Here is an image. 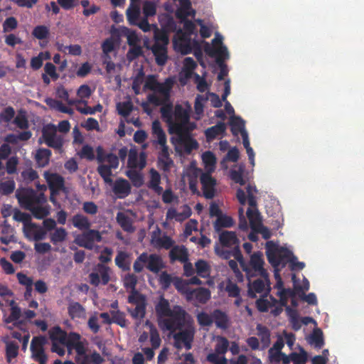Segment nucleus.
I'll return each mask as SVG.
<instances>
[{
	"instance_id": "nucleus-1",
	"label": "nucleus",
	"mask_w": 364,
	"mask_h": 364,
	"mask_svg": "<svg viewBox=\"0 0 364 364\" xmlns=\"http://www.w3.org/2000/svg\"><path fill=\"white\" fill-rule=\"evenodd\" d=\"M16 196L19 205L29 210L33 216L38 220L43 219L50 214V206L46 204L47 198L44 193H38L31 188L17 191Z\"/></svg>"
},
{
	"instance_id": "nucleus-2",
	"label": "nucleus",
	"mask_w": 364,
	"mask_h": 364,
	"mask_svg": "<svg viewBox=\"0 0 364 364\" xmlns=\"http://www.w3.org/2000/svg\"><path fill=\"white\" fill-rule=\"evenodd\" d=\"M171 87L172 83L168 80H166L165 82L161 83L157 81L156 77L153 75L147 77L144 87V90H150L161 95V97L155 94L148 95L149 102L155 106H160L161 104L169 100Z\"/></svg>"
},
{
	"instance_id": "nucleus-3",
	"label": "nucleus",
	"mask_w": 364,
	"mask_h": 364,
	"mask_svg": "<svg viewBox=\"0 0 364 364\" xmlns=\"http://www.w3.org/2000/svg\"><path fill=\"white\" fill-rule=\"evenodd\" d=\"M152 134L154 138L152 140V144L156 149L158 146L161 148L158 156L159 163L163 164L164 170H168L171 164H173V161L169 157L170 154L166 144V135L161 127V123L157 120L152 123Z\"/></svg>"
},
{
	"instance_id": "nucleus-4",
	"label": "nucleus",
	"mask_w": 364,
	"mask_h": 364,
	"mask_svg": "<svg viewBox=\"0 0 364 364\" xmlns=\"http://www.w3.org/2000/svg\"><path fill=\"white\" fill-rule=\"evenodd\" d=\"M235 258L240 263L242 270L245 272L248 278L259 276L262 278H267L269 274L264 268V261L260 252H254L249 262L246 264L243 260L242 255L240 250H237L235 255Z\"/></svg>"
},
{
	"instance_id": "nucleus-5",
	"label": "nucleus",
	"mask_w": 364,
	"mask_h": 364,
	"mask_svg": "<svg viewBox=\"0 0 364 364\" xmlns=\"http://www.w3.org/2000/svg\"><path fill=\"white\" fill-rule=\"evenodd\" d=\"M96 159L99 164L97 168L99 175L106 183H112V170L117 168L119 166L118 156L112 153L106 154L101 146H98L97 148Z\"/></svg>"
},
{
	"instance_id": "nucleus-6",
	"label": "nucleus",
	"mask_w": 364,
	"mask_h": 364,
	"mask_svg": "<svg viewBox=\"0 0 364 364\" xmlns=\"http://www.w3.org/2000/svg\"><path fill=\"white\" fill-rule=\"evenodd\" d=\"M265 249L268 262L275 269L279 267H284L294 256L291 250L279 246L273 241L267 242Z\"/></svg>"
},
{
	"instance_id": "nucleus-7",
	"label": "nucleus",
	"mask_w": 364,
	"mask_h": 364,
	"mask_svg": "<svg viewBox=\"0 0 364 364\" xmlns=\"http://www.w3.org/2000/svg\"><path fill=\"white\" fill-rule=\"evenodd\" d=\"M193 320L188 314L181 306L176 305L172 309L171 314L164 318L160 325L164 328L173 332L177 330H181L186 323L190 324Z\"/></svg>"
},
{
	"instance_id": "nucleus-8",
	"label": "nucleus",
	"mask_w": 364,
	"mask_h": 364,
	"mask_svg": "<svg viewBox=\"0 0 364 364\" xmlns=\"http://www.w3.org/2000/svg\"><path fill=\"white\" fill-rule=\"evenodd\" d=\"M162 257L156 253L149 255L147 252H142L139 255L133 264V269L135 273H141L144 268L149 271L157 274L164 268Z\"/></svg>"
},
{
	"instance_id": "nucleus-9",
	"label": "nucleus",
	"mask_w": 364,
	"mask_h": 364,
	"mask_svg": "<svg viewBox=\"0 0 364 364\" xmlns=\"http://www.w3.org/2000/svg\"><path fill=\"white\" fill-rule=\"evenodd\" d=\"M179 331L173 335L174 347L179 350L183 345L186 350L191 349L196 333L194 326L192 324H188L184 329Z\"/></svg>"
},
{
	"instance_id": "nucleus-10",
	"label": "nucleus",
	"mask_w": 364,
	"mask_h": 364,
	"mask_svg": "<svg viewBox=\"0 0 364 364\" xmlns=\"http://www.w3.org/2000/svg\"><path fill=\"white\" fill-rule=\"evenodd\" d=\"M175 122H171L169 127L171 134L180 133L183 129H188L187 124L189 122L190 116L187 109L181 105H176L174 109Z\"/></svg>"
},
{
	"instance_id": "nucleus-11",
	"label": "nucleus",
	"mask_w": 364,
	"mask_h": 364,
	"mask_svg": "<svg viewBox=\"0 0 364 364\" xmlns=\"http://www.w3.org/2000/svg\"><path fill=\"white\" fill-rule=\"evenodd\" d=\"M42 136L46 144L56 150H61L63 146V138L57 135V129L53 125H48L43 129Z\"/></svg>"
},
{
	"instance_id": "nucleus-12",
	"label": "nucleus",
	"mask_w": 364,
	"mask_h": 364,
	"mask_svg": "<svg viewBox=\"0 0 364 364\" xmlns=\"http://www.w3.org/2000/svg\"><path fill=\"white\" fill-rule=\"evenodd\" d=\"M102 240V235L98 230L89 228L76 237L75 242L80 247L91 250L94 247L95 242H100Z\"/></svg>"
},
{
	"instance_id": "nucleus-13",
	"label": "nucleus",
	"mask_w": 364,
	"mask_h": 364,
	"mask_svg": "<svg viewBox=\"0 0 364 364\" xmlns=\"http://www.w3.org/2000/svg\"><path fill=\"white\" fill-rule=\"evenodd\" d=\"M46 343V338L43 336H35L31 343V351L32 358L39 364H46L48 357L44 352L43 346Z\"/></svg>"
},
{
	"instance_id": "nucleus-14",
	"label": "nucleus",
	"mask_w": 364,
	"mask_h": 364,
	"mask_svg": "<svg viewBox=\"0 0 364 364\" xmlns=\"http://www.w3.org/2000/svg\"><path fill=\"white\" fill-rule=\"evenodd\" d=\"M266 291L269 293L270 291V281L269 274H267V278L260 277L254 280L252 282L248 283L247 295L251 299L257 297V294H261Z\"/></svg>"
},
{
	"instance_id": "nucleus-15",
	"label": "nucleus",
	"mask_w": 364,
	"mask_h": 364,
	"mask_svg": "<svg viewBox=\"0 0 364 364\" xmlns=\"http://www.w3.org/2000/svg\"><path fill=\"white\" fill-rule=\"evenodd\" d=\"M97 272H92L89 274L90 282L92 285L97 287L100 282L106 285L110 280L109 268L102 264H98Z\"/></svg>"
},
{
	"instance_id": "nucleus-16",
	"label": "nucleus",
	"mask_w": 364,
	"mask_h": 364,
	"mask_svg": "<svg viewBox=\"0 0 364 364\" xmlns=\"http://www.w3.org/2000/svg\"><path fill=\"white\" fill-rule=\"evenodd\" d=\"M203 196L207 199H212L215 195L216 180L211 176L210 172L203 173L200 176Z\"/></svg>"
},
{
	"instance_id": "nucleus-17",
	"label": "nucleus",
	"mask_w": 364,
	"mask_h": 364,
	"mask_svg": "<svg viewBox=\"0 0 364 364\" xmlns=\"http://www.w3.org/2000/svg\"><path fill=\"white\" fill-rule=\"evenodd\" d=\"M178 136V143L183 146L185 151L190 154L193 150L198 148V141L190 134V129H183L180 133H175Z\"/></svg>"
},
{
	"instance_id": "nucleus-18",
	"label": "nucleus",
	"mask_w": 364,
	"mask_h": 364,
	"mask_svg": "<svg viewBox=\"0 0 364 364\" xmlns=\"http://www.w3.org/2000/svg\"><path fill=\"white\" fill-rule=\"evenodd\" d=\"M45 178L48 184L52 195L57 194L58 191L63 190L65 181L63 176L58 173H44Z\"/></svg>"
},
{
	"instance_id": "nucleus-19",
	"label": "nucleus",
	"mask_w": 364,
	"mask_h": 364,
	"mask_svg": "<svg viewBox=\"0 0 364 364\" xmlns=\"http://www.w3.org/2000/svg\"><path fill=\"white\" fill-rule=\"evenodd\" d=\"M219 241L222 246L230 247H234V255L239 248L240 241L233 231L223 230L219 233Z\"/></svg>"
},
{
	"instance_id": "nucleus-20",
	"label": "nucleus",
	"mask_w": 364,
	"mask_h": 364,
	"mask_svg": "<svg viewBox=\"0 0 364 364\" xmlns=\"http://www.w3.org/2000/svg\"><path fill=\"white\" fill-rule=\"evenodd\" d=\"M129 182L123 178H119L113 183L112 191L118 198H125L131 193Z\"/></svg>"
},
{
	"instance_id": "nucleus-21",
	"label": "nucleus",
	"mask_w": 364,
	"mask_h": 364,
	"mask_svg": "<svg viewBox=\"0 0 364 364\" xmlns=\"http://www.w3.org/2000/svg\"><path fill=\"white\" fill-rule=\"evenodd\" d=\"M156 63L158 65H164L168 60L167 48L165 44L155 42L151 48Z\"/></svg>"
},
{
	"instance_id": "nucleus-22",
	"label": "nucleus",
	"mask_w": 364,
	"mask_h": 364,
	"mask_svg": "<svg viewBox=\"0 0 364 364\" xmlns=\"http://www.w3.org/2000/svg\"><path fill=\"white\" fill-rule=\"evenodd\" d=\"M213 323H215L218 328L227 330L230 326V319L225 311L215 309L213 311Z\"/></svg>"
},
{
	"instance_id": "nucleus-23",
	"label": "nucleus",
	"mask_w": 364,
	"mask_h": 364,
	"mask_svg": "<svg viewBox=\"0 0 364 364\" xmlns=\"http://www.w3.org/2000/svg\"><path fill=\"white\" fill-rule=\"evenodd\" d=\"M205 52L210 55V56H215L216 57V62L218 63L220 66L224 65V60L225 59L229 58V53L228 50V48L225 46H220L218 48H205Z\"/></svg>"
},
{
	"instance_id": "nucleus-24",
	"label": "nucleus",
	"mask_w": 364,
	"mask_h": 364,
	"mask_svg": "<svg viewBox=\"0 0 364 364\" xmlns=\"http://www.w3.org/2000/svg\"><path fill=\"white\" fill-rule=\"evenodd\" d=\"M1 236L0 241L2 244L9 245L11 242H16L17 240L15 236V229L12 228L6 220L4 222L1 228Z\"/></svg>"
},
{
	"instance_id": "nucleus-25",
	"label": "nucleus",
	"mask_w": 364,
	"mask_h": 364,
	"mask_svg": "<svg viewBox=\"0 0 364 364\" xmlns=\"http://www.w3.org/2000/svg\"><path fill=\"white\" fill-rule=\"evenodd\" d=\"M169 257L171 263L175 261L186 262L188 260L187 249L184 246H174L169 252Z\"/></svg>"
},
{
	"instance_id": "nucleus-26",
	"label": "nucleus",
	"mask_w": 364,
	"mask_h": 364,
	"mask_svg": "<svg viewBox=\"0 0 364 364\" xmlns=\"http://www.w3.org/2000/svg\"><path fill=\"white\" fill-rule=\"evenodd\" d=\"M84 356L76 358V363L77 364H102L105 362L104 358L96 350L85 353L86 358Z\"/></svg>"
},
{
	"instance_id": "nucleus-27",
	"label": "nucleus",
	"mask_w": 364,
	"mask_h": 364,
	"mask_svg": "<svg viewBox=\"0 0 364 364\" xmlns=\"http://www.w3.org/2000/svg\"><path fill=\"white\" fill-rule=\"evenodd\" d=\"M226 130V124L223 122H219L215 125L208 128L205 131L207 141H211L218 136L223 134Z\"/></svg>"
},
{
	"instance_id": "nucleus-28",
	"label": "nucleus",
	"mask_w": 364,
	"mask_h": 364,
	"mask_svg": "<svg viewBox=\"0 0 364 364\" xmlns=\"http://www.w3.org/2000/svg\"><path fill=\"white\" fill-rule=\"evenodd\" d=\"M51 151L48 149L40 148L36 151L35 160L38 167L43 168L46 166L50 161Z\"/></svg>"
},
{
	"instance_id": "nucleus-29",
	"label": "nucleus",
	"mask_w": 364,
	"mask_h": 364,
	"mask_svg": "<svg viewBox=\"0 0 364 364\" xmlns=\"http://www.w3.org/2000/svg\"><path fill=\"white\" fill-rule=\"evenodd\" d=\"M234 220L232 217L223 214L216 218L213 223V228L216 232L220 233L223 228H231L234 225Z\"/></svg>"
},
{
	"instance_id": "nucleus-30",
	"label": "nucleus",
	"mask_w": 364,
	"mask_h": 364,
	"mask_svg": "<svg viewBox=\"0 0 364 364\" xmlns=\"http://www.w3.org/2000/svg\"><path fill=\"white\" fill-rule=\"evenodd\" d=\"M49 336L52 343L57 342L63 346H65L68 338L67 333L58 326H54L50 329Z\"/></svg>"
},
{
	"instance_id": "nucleus-31",
	"label": "nucleus",
	"mask_w": 364,
	"mask_h": 364,
	"mask_svg": "<svg viewBox=\"0 0 364 364\" xmlns=\"http://www.w3.org/2000/svg\"><path fill=\"white\" fill-rule=\"evenodd\" d=\"M161 175L154 168L150 170V181L148 187L153 190L156 194L161 195L163 192V188L160 186Z\"/></svg>"
},
{
	"instance_id": "nucleus-32",
	"label": "nucleus",
	"mask_w": 364,
	"mask_h": 364,
	"mask_svg": "<svg viewBox=\"0 0 364 364\" xmlns=\"http://www.w3.org/2000/svg\"><path fill=\"white\" fill-rule=\"evenodd\" d=\"M247 216L252 231L257 230L262 224L260 213L257 208H249L247 210Z\"/></svg>"
},
{
	"instance_id": "nucleus-33",
	"label": "nucleus",
	"mask_w": 364,
	"mask_h": 364,
	"mask_svg": "<svg viewBox=\"0 0 364 364\" xmlns=\"http://www.w3.org/2000/svg\"><path fill=\"white\" fill-rule=\"evenodd\" d=\"M115 264L122 271H129L131 262L129 260V255L124 251L118 252L115 259Z\"/></svg>"
},
{
	"instance_id": "nucleus-34",
	"label": "nucleus",
	"mask_w": 364,
	"mask_h": 364,
	"mask_svg": "<svg viewBox=\"0 0 364 364\" xmlns=\"http://www.w3.org/2000/svg\"><path fill=\"white\" fill-rule=\"evenodd\" d=\"M191 300L195 299L200 304H205L210 298V291L208 289L199 287L191 290Z\"/></svg>"
},
{
	"instance_id": "nucleus-35",
	"label": "nucleus",
	"mask_w": 364,
	"mask_h": 364,
	"mask_svg": "<svg viewBox=\"0 0 364 364\" xmlns=\"http://www.w3.org/2000/svg\"><path fill=\"white\" fill-rule=\"evenodd\" d=\"M73 225L80 230H88L91 227V223L88 218L82 214H75L72 218Z\"/></svg>"
},
{
	"instance_id": "nucleus-36",
	"label": "nucleus",
	"mask_w": 364,
	"mask_h": 364,
	"mask_svg": "<svg viewBox=\"0 0 364 364\" xmlns=\"http://www.w3.org/2000/svg\"><path fill=\"white\" fill-rule=\"evenodd\" d=\"M117 222L123 229V230L127 232H133L135 230L134 227L132 225V221L129 216L125 215L124 213L119 212L117 214Z\"/></svg>"
},
{
	"instance_id": "nucleus-37",
	"label": "nucleus",
	"mask_w": 364,
	"mask_h": 364,
	"mask_svg": "<svg viewBox=\"0 0 364 364\" xmlns=\"http://www.w3.org/2000/svg\"><path fill=\"white\" fill-rule=\"evenodd\" d=\"M127 18L130 25H136L140 16L139 4H130L126 11Z\"/></svg>"
},
{
	"instance_id": "nucleus-38",
	"label": "nucleus",
	"mask_w": 364,
	"mask_h": 364,
	"mask_svg": "<svg viewBox=\"0 0 364 364\" xmlns=\"http://www.w3.org/2000/svg\"><path fill=\"white\" fill-rule=\"evenodd\" d=\"M155 309L159 317L166 318L172 311L168 301L163 296L161 297L159 303L156 305Z\"/></svg>"
},
{
	"instance_id": "nucleus-39",
	"label": "nucleus",
	"mask_w": 364,
	"mask_h": 364,
	"mask_svg": "<svg viewBox=\"0 0 364 364\" xmlns=\"http://www.w3.org/2000/svg\"><path fill=\"white\" fill-rule=\"evenodd\" d=\"M173 285L178 292L186 295V298L188 301H191V291L192 289L188 287V282L176 277L173 282Z\"/></svg>"
},
{
	"instance_id": "nucleus-40",
	"label": "nucleus",
	"mask_w": 364,
	"mask_h": 364,
	"mask_svg": "<svg viewBox=\"0 0 364 364\" xmlns=\"http://www.w3.org/2000/svg\"><path fill=\"white\" fill-rule=\"evenodd\" d=\"M6 344V358L8 363H10L12 359L17 357L18 353L19 346L15 341H8L4 340Z\"/></svg>"
},
{
	"instance_id": "nucleus-41",
	"label": "nucleus",
	"mask_w": 364,
	"mask_h": 364,
	"mask_svg": "<svg viewBox=\"0 0 364 364\" xmlns=\"http://www.w3.org/2000/svg\"><path fill=\"white\" fill-rule=\"evenodd\" d=\"M230 125L231 132L234 136H237L239 132L242 134V132H246L245 129V122L240 117H231Z\"/></svg>"
},
{
	"instance_id": "nucleus-42",
	"label": "nucleus",
	"mask_w": 364,
	"mask_h": 364,
	"mask_svg": "<svg viewBox=\"0 0 364 364\" xmlns=\"http://www.w3.org/2000/svg\"><path fill=\"white\" fill-rule=\"evenodd\" d=\"M68 314L72 318H82L85 314V308L78 302H72L68 307Z\"/></svg>"
},
{
	"instance_id": "nucleus-43",
	"label": "nucleus",
	"mask_w": 364,
	"mask_h": 364,
	"mask_svg": "<svg viewBox=\"0 0 364 364\" xmlns=\"http://www.w3.org/2000/svg\"><path fill=\"white\" fill-rule=\"evenodd\" d=\"M229 341L227 338L218 336L216 338V343L214 348V353L225 355L229 348Z\"/></svg>"
},
{
	"instance_id": "nucleus-44",
	"label": "nucleus",
	"mask_w": 364,
	"mask_h": 364,
	"mask_svg": "<svg viewBox=\"0 0 364 364\" xmlns=\"http://www.w3.org/2000/svg\"><path fill=\"white\" fill-rule=\"evenodd\" d=\"M202 159L205 167L208 171L206 172H212L214 171L216 164V157L214 154L210 151H207L203 154Z\"/></svg>"
},
{
	"instance_id": "nucleus-45",
	"label": "nucleus",
	"mask_w": 364,
	"mask_h": 364,
	"mask_svg": "<svg viewBox=\"0 0 364 364\" xmlns=\"http://www.w3.org/2000/svg\"><path fill=\"white\" fill-rule=\"evenodd\" d=\"M46 102L49 107L54 108L62 113H66L69 114H73V109L64 105L60 101L48 98L46 100Z\"/></svg>"
},
{
	"instance_id": "nucleus-46",
	"label": "nucleus",
	"mask_w": 364,
	"mask_h": 364,
	"mask_svg": "<svg viewBox=\"0 0 364 364\" xmlns=\"http://www.w3.org/2000/svg\"><path fill=\"white\" fill-rule=\"evenodd\" d=\"M256 329L261 342L264 346H267L270 343V331L269 328L267 326L259 323L257 325Z\"/></svg>"
},
{
	"instance_id": "nucleus-47",
	"label": "nucleus",
	"mask_w": 364,
	"mask_h": 364,
	"mask_svg": "<svg viewBox=\"0 0 364 364\" xmlns=\"http://www.w3.org/2000/svg\"><path fill=\"white\" fill-rule=\"evenodd\" d=\"M13 218L16 221L22 222L25 226L30 225L33 227L35 225L31 223V217L28 213H23L17 208L14 211Z\"/></svg>"
},
{
	"instance_id": "nucleus-48",
	"label": "nucleus",
	"mask_w": 364,
	"mask_h": 364,
	"mask_svg": "<svg viewBox=\"0 0 364 364\" xmlns=\"http://www.w3.org/2000/svg\"><path fill=\"white\" fill-rule=\"evenodd\" d=\"M14 124L21 129H27L29 127V122L26 116V112L20 110L17 116L14 119Z\"/></svg>"
},
{
	"instance_id": "nucleus-49",
	"label": "nucleus",
	"mask_w": 364,
	"mask_h": 364,
	"mask_svg": "<svg viewBox=\"0 0 364 364\" xmlns=\"http://www.w3.org/2000/svg\"><path fill=\"white\" fill-rule=\"evenodd\" d=\"M160 105H162L160 110L161 116L164 118H166L167 122L171 125V122H173V105L170 102V100L166 101L164 103L161 104Z\"/></svg>"
},
{
	"instance_id": "nucleus-50",
	"label": "nucleus",
	"mask_w": 364,
	"mask_h": 364,
	"mask_svg": "<svg viewBox=\"0 0 364 364\" xmlns=\"http://www.w3.org/2000/svg\"><path fill=\"white\" fill-rule=\"evenodd\" d=\"M146 304H141L136 305L134 309H128V312L135 319H142L144 318L146 314Z\"/></svg>"
},
{
	"instance_id": "nucleus-51",
	"label": "nucleus",
	"mask_w": 364,
	"mask_h": 364,
	"mask_svg": "<svg viewBox=\"0 0 364 364\" xmlns=\"http://www.w3.org/2000/svg\"><path fill=\"white\" fill-rule=\"evenodd\" d=\"M67 237V232L63 228H58L54 232L50 235V241L53 244L63 242Z\"/></svg>"
},
{
	"instance_id": "nucleus-52",
	"label": "nucleus",
	"mask_w": 364,
	"mask_h": 364,
	"mask_svg": "<svg viewBox=\"0 0 364 364\" xmlns=\"http://www.w3.org/2000/svg\"><path fill=\"white\" fill-rule=\"evenodd\" d=\"M144 73L141 70L134 77L132 88L135 95H139L141 90V85L144 82Z\"/></svg>"
},
{
	"instance_id": "nucleus-53",
	"label": "nucleus",
	"mask_w": 364,
	"mask_h": 364,
	"mask_svg": "<svg viewBox=\"0 0 364 364\" xmlns=\"http://www.w3.org/2000/svg\"><path fill=\"white\" fill-rule=\"evenodd\" d=\"M16 184L14 180L0 181V193L2 195L8 196L14 192Z\"/></svg>"
},
{
	"instance_id": "nucleus-54",
	"label": "nucleus",
	"mask_w": 364,
	"mask_h": 364,
	"mask_svg": "<svg viewBox=\"0 0 364 364\" xmlns=\"http://www.w3.org/2000/svg\"><path fill=\"white\" fill-rule=\"evenodd\" d=\"M110 314L112 316V323H117L121 327L127 326V319L125 318V314L124 312L117 310L111 311Z\"/></svg>"
},
{
	"instance_id": "nucleus-55",
	"label": "nucleus",
	"mask_w": 364,
	"mask_h": 364,
	"mask_svg": "<svg viewBox=\"0 0 364 364\" xmlns=\"http://www.w3.org/2000/svg\"><path fill=\"white\" fill-rule=\"evenodd\" d=\"M206 361L212 364H228V360L225 355L214 352L208 354Z\"/></svg>"
},
{
	"instance_id": "nucleus-56",
	"label": "nucleus",
	"mask_w": 364,
	"mask_h": 364,
	"mask_svg": "<svg viewBox=\"0 0 364 364\" xmlns=\"http://www.w3.org/2000/svg\"><path fill=\"white\" fill-rule=\"evenodd\" d=\"M128 302L135 305L146 304L145 296L139 293L136 289L132 291L131 294L128 296Z\"/></svg>"
},
{
	"instance_id": "nucleus-57",
	"label": "nucleus",
	"mask_w": 364,
	"mask_h": 364,
	"mask_svg": "<svg viewBox=\"0 0 364 364\" xmlns=\"http://www.w3.org/2000/svg\"><path fill=\"white\" fill-rule=\"evenodd\" d=\"M197 321L201 326H210L213 324V312L210 315L204 311L198 313Z\"/></svg>"
},
{
	"instance_id": "nucleus-58",
	"label": "nucleus",
	"mask_w": 364,
	"mask_h": 364,
	"mask_svg": "<svg viewBox=\"0 0 364 364\" xmlns=\"http://www.w3.org/2000/svg\"><path fill=\"white\" fill-rule=\"evenodd\" d=\"M33 36L38 40H43L48 37L49 29L46 26H37L32 32Z\"/></svg>"
},
{
	"instance_id": "nucleus-59",
	"label": "nucleus",
	"mask_w": 364,
	"mask_h": 364,
	"mask_svg": "<svg viewBox=\"0 0 364 364\" xmlns=\"http://www.w3.org/2000/svg\"><path fill=\"white\" fill-rule=\"evenodd\" d=\"M122 33L127 37V43L129 46L138 45L139 38L134 31H132L127 28H124Z\"/></svg>"
},
{
	"instance_id": "nucleus-60",
	"label": "nucleus",
	"mask_w": 364,
	"mask_h": 364,
	"mask_svg": "<svg viewBox=\"0 0 364 364\" xmlns=\"http://www.w3.org/2000/svg\"><path fill=\"white\" fill-rule=\"evenodd\" d=\"M15 116V110L14 107L9 106L2 110L0 113V122L9 123Z\"/></svg>"
},
{
	"instance_id": "nucleus-61",
	"label": "nucleus",
	"mask_w": 364,
	"mask_h": 364,
	"mask_svg": "<svg viewBox=\"0 0 364 364\" xmlns=\"http://www.w3.org/2000/svg\"><path fill=\"white\" fill-rule=\"evenodd\" d=\"M156 13V5L151 1H145L143 4V14L144 17L153 16Z\"/></svg>"
},
{
	"instance_id": "nucleus-62",
	"label": "nucleus",
	"mask_w": 364,
	"mask_h": 364,
	"mask_svg": "<svg viewBox=\"0 0 364 364\" xmlns=\"http://www.w3.org/2000/svg\"><path fill=\"white\" fill-rule=\"evenodd\" d=\"M21 177L26 183H29L38 178L36 171L32 168H27L21 172Z\"/></svg>"
},
{
	"instance_id": "nucleus-63",
	"label": "nucleus",
	"mask_w": 364,
	"mask_h": 364,
	"mask_svg": "<svg viewBox=\"0 0 364 364\" xmlns=\"http://www.w3.org/2000/svg\"><path fill=\"white\" fill-rule=\"evenodd\" d=\"M119 114L123 117H127L130 114L133 109V105L130 102H124L118 103L117 105Z\"/></svg>"
},
{
	"instance_id": "nucleus-64",
	"label": "nucleus",
	"mask_w": 364,
	"mask_h": 364,
	"mask_svg": "<svg viewBox=\"0 0 364 364\" xmlns=\"http://www.w3.org/2000/svg\"><path fill=\"white\" fill-rule=\"evenodd\" d=\"M79 156L82 159H86L88 161H92L95 159V154L94 150L92 146L90 145H84L80 151L79 152Z\"/></svg>"
}]
</instances>
